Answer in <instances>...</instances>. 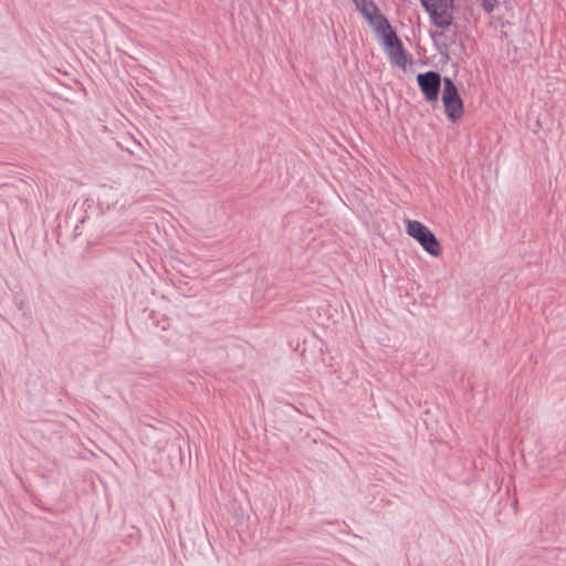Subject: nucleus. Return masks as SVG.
<instances>
[{
    "label": "nucleus",
    "instance_id": "4",
    "mask_svg": "<svg viewBox=\"0 0 566 566\" xmlns=\"http://www.w3.org/2000/svg\"><path fill=\"white\" fill-rule=\"evenodd\" d=\"M442 102L448 119L457 122L463 114V102L450 77L443 78Z\"/></svg>",
    "mask_w": 566,
    "mask_h": 566
},
{
    "label": "nucleus",
    "instance_id": "3",
    "mask_svg": "<svg viewBox=\"0 0 566 566\" xmlns=\"http://www.w3.org/2000/svg\"><path fill=\"white\" fill-rule=\"evenodd\" d=\"M407 233L416 239L427 253L432 256L440 255L441 245L434 233L427 226L417 220H408Z\"/></svg>",
    "mask_w": 566,
    "mask_h": 566
},
{
    "label": "nucleus",
    "instance_id": "9",
    "mask_svg": "<svg viewBox=\"0 0 566 566\" xmlns=\"http://www.w3.org/2000/svg\"><path fill=\"white\" fill-rule=\"evenodd\" d=\"M437 35H442V32H431V38H436Z\"/></svg>",
    "mask_w": 566,
    "mask_h": 566
},
{
    "label": "nucleus",
    "instance_id": "8",
    "mask_svg": "<svg viewBox=\"0 0 566 566\" xmlns=\"http://www.w3.org/2000/svg\"><path fill=\"white\" fill-rule=\"evenodd\" d=\"M497 4V0H482V7L483 9L491 13Z\"/></svg>",
    "mask_w": 566,
    "mask_h": 566
},
{
    "label": "nucleus",
    "instance_id": "7",
    "mask_svg": "<svg viewBox=\"0 0 566 566\" xmlns=\"http://www.w3.org/2000/svg\"><path fill=\"white\" fill-rule=\"evenodd\" d=\"M119 199V191L114 187L102 185L97 190V201L101 208L109 209L114 207Z\"/></svg>",
    "mask_w": 566,
    "mask_h": 566
},
{
    "label": "nucleus",
    "instance_id": "2",
    "mask_svg": "<svg viewBox=\"0 0 566 566\" xmlns=\"http://www.w3.org/2000/svg\"><path fill=\"white\" fill-rule=\"evenodd\" d=\"M421 3L434 27L447 29L452 24L454 0H421Z\"/></svg>",
    "mask_w": 566,
    "mask_h": 566
},
{
    "label": "nucleus",
    "instance_id": "6",
    "mask_svg": "<svg viewBox=\"0 0 566 566\" xmlns=\"http://www.w3.org/2000/svg\"><path fill=\"white\" fill-rule=\"evenodd\" d=\"M356 9L361 13V15L366 19V21L374 25L381 18H385L384 14L380 13L378 7L373 0H353Z\"/></svg>",
    "mask_w": 566,
    "mask_h": 566
},
{
    "label": "nucleus",
    "instance_id": "1",
    "mask_svg": "<svg viewBox=\"0 0 566 566\" xmlns=\"http://www.w3.org/2000/svg\"><path fill=\"white\" fill-rule=\"evenodd\" d=\"M371 27L381 35V44L390 63L395 66L405 69L408 62V54L401 40L391 28L388 19L386 17L381 18Z\"/></svg>",
    "mask_w": 566,
    "mask_h": 566
},
{
    "label": "nucleus",
    "instance_id": "5",
    "mask_svg": "<svg viewBox=\"0 0 566 566\" xmlns=\"http://www.w3.org/2000/svg\"><path fill=\"white\" fill-rule=\"evenodd\" d=\"M417 82L420 91L428 102L438 101L441 87V76L438 72L428 71L426 73H420L417 76Z\"/></svg>",
    "mask_w": 566,
    "mask_h": 566
}]
</instances>
